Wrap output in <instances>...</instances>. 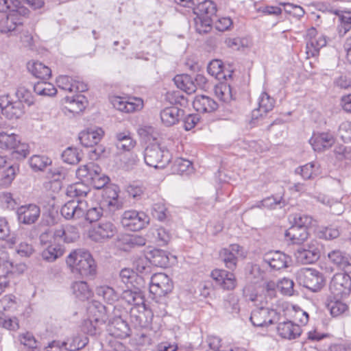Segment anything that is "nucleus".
<instances>
[{
  "instance_id": "0eeeda50",
  "label": "nucleus",
  "mask_w": 351,
  "mask_h": 351,
  "mask_svg": "<svg viewBox=\"0 0 351 351\" xmlns=\"http://www.w3.org/2000/svg\"><path fill=\"white\" fill-rule=\"evenodd\" d=\"M250 319L254 326L265 327L278 322L280 314L269 308H256L252 311Z\"/></svg>"
},
{
  "instance_id": "052dcab7",
  "label": "nucleus",
  "mask_w": 351,
  "mask_h": 351,
  "mask_svg": "<svg viewBox=\"0 0 351 351\" xmlns=\"http://www.w3.org/2000/svg\"><path fill=\"white\" fill-rule=\"evenodd\" d=\"M102 213L103 210L100 206L88 208L87 205V208L85 210V214L83 217L87 221L93 223L99 220Z\"/></svg>"
},
{
  "instance_id": "cd10ccee",
  "label": "nucleus",
  "mask_w": 351,
  "mask_h": 351,
  "mask_svg": "<svg viewBox=\"0 0 351 351\" xmlns=\"http://www.w3.org/2000/svg\"><path fill=\"white\" fill-rule=\"evenodd\" d=\"M115 145L122 151H130L136 145V141L132 137L129 130L119 132L115 134Z\"/></svg>"
},
{
  "instance_id": "4c0bfd02",
  "label": "nucleus",
  "mask_w": 351,
  "mask_h": 351,
  "mask_svg": "<svg viewBox=\"0 0 351 351\" xmlns=\"http://www.w3.org/2000/svg\"><path fill=\"white\" fill-rule=\"evenodd\" d=\"M96 293L101 297L106 302L112 304L119 300V295L114 289L107 285H101L96 288Z\"/></svg>"
},
{
  "instance_id": "a878e982",
  "label": "nucleus",
  "mask_w": 351,
  "mask_h": 351,
  "mask_svg": "<svg viewBox=\"0 0 351 351\" xmlns=\"http://www.w3.org/2000/svg\"><path fill=\"white\" fill-rule=\"evenodd\" d=\"M103 134L101 128L88 129L80 133L79 140L83 146L92 147L100 141Z\"/></svg>"
},
{
  "instance_id": "a19ab883",
  "label": "nucleus",
  "mask_w": 351,
  "mask_h": 351,
  "mask_svg": "<svg viewBox=\"0 0 351 351\" xmlns=\"http://www.w3.org/2000/svg\"><path fill=\"white\" fill-rule=\"evenodd\" d=\"M43 80L42 81L38 82L34 85V91L38 95L41 96H53L56 94L57 90L55 86L49 82Z\"/></svg>"
},
{
  "instance_id": "c9c22d12",
  "label": "nucleus",
  "mask_w": 351,
  "mask_h": 351,
  "mask_svg": "<svg viewBox=\"0 0 351 351\" xmlns=\"http://www.w3.org/2000/svg\"><path fill=\"white\" fill-rule=\"evenodd\" d=\"M104 193V196L106 198L105 202L109 207L113 209H118L121 206L120 202L118 200L119 191L117 186L106 187Z\"/></svg>"
},
{
  "instance_id": "8fccbe9b",
  "label": "nucleus",
  "mask_w": 351,
  "mask_h": 351,
  "mask_svg": "<svg viewBox=\"0 0 351 351\" xmlns=\"http://www.w3.org/2000/svg\"><path fill=\"white\" fill-rule=\"evenodd\" d=\"M223 69V62L219 60H212L207 66L208 73L218 79L226 78Z\"/></svg>"
},
{
  "instance_id": "338daca9",
  "label": "nucleus",
  "mask_w": 351,
  "mask_h": 351,
  "mask_svg": "<svg viewBox=\"0 0 351 351\" xmlns=\"http://www.w3.org/2000/svg\"><path fill=\"white\" fill-rule=\"evenodd\" d=\"M198 19L196 21L197 31L199 33H206L210 29V25L212 23L211 16H197Z\"/></svg>"
},
{
  "instance_id": "58836bf2",
  "label": "nucleus",
  "mask_w": 351,
  "mask_h": 351,
  "mask_svg": "<svg viewBox=\"0 0 351 351\" xmlns=\"http://www.w3.org/2000/svg\"><path fill=\"white\" fill-rule=\"evenodd\" d=\"M193 10L197 16L211 17L215 14L217 11L215 4L210 0H205L199 3Z\"/></svg>"
},
{
  "instance_id": "f704fd0d",
  "label": "nucleus",
  "mask_w": 351,
  "mask_h": 351,
  "mask_svg": "<svg viewBox=\"0 0 351 351\" xmlns=\"http://www.w3.org/2000/svg\"><path fill=\"white\" fill-rule=\"evenodd\" d=\"M90 189L87 185L82 182H77L67 187L66 194L68 197L81 200L80 198L86 197Z\"/></svg>"
},
{
  "instance_id": "bf43d9fd",
  "label": "nucleus",
  "mask_w": 351,
  "mask_h": 351,
  "mask_svg": "<svg viewBox=\"0 0 351 351\" xmlns=\"http://www.w3.org/2000/svg\"><path fill=\"white\" fill-rule=\"evenodd\" d=\"M173 168L174 171L179 174L190 172L192 169V162L189 160L179 158L174 161Z\"/></svg>"
},
{
  "instance_id": "5fc2aeb1",
  "label": "nucleus",
  "mask_w": 351,
  "mask_h": 351,
  "mask_svg": "<svg viewBox=\"0 0 351 351\" xmlns=\"http://www.w3.org/2000/svg\"><path fill=\"white\" fill-rule=\"evenodd\" d=\"M62 158L64 162L75 165L80 160L78 150L76 148L68 147L62 154Z\"/></svg>"
},
{
  "instance_id": "f257e3e1",
  "label": "nucleus",
  "mask_w": 351,
  "mask_h": 351,
  "mask_svg": "<svg viewBox=\"0 0 351 351\" xmlns=\"http://www.w3.org/2000/svg\"><path fill=\"white\" fill-rule=\"evenodd\" d=\"M66 262L73 273L82 277H93L96 274L95 261L87 250H74L67 256Z\"/></svg>"
},
{
  "instance_id": "1a4fd4ad",
  "label": "nucleus",
  "mask_w": 351,
  "mask_h": 351,
  "mask_svg": "<svg viewBox=\"0 0 351 351\" xmlns=\"http://www.w3.org/2000/svg\"><path fill=\"white\" fill-rule=\"evenodd\" d=\"M219 256L228 269L234 270L237 267L239 257L244 256L243 249L238 244H231L220 250Z\"/></svg>"
},
{
  "instance_id": "c756f323",
  "label": "nucleus",
  "mask_w": 351,
  "mask_h": 351,
  "mask_svg": "<svg viewBox=\"0 0 351 351\" xmlns=\"http://www.w3.org/2000/svg\"><path fill=\"white\" fill-rule=\"evenodd\" d=\"M308 232L306 228H298V226H291L285 231V236L292 244L300 245L308 237Z\"/></svg>"
},
{
  "instance_id": "ea45409f",
  "label": "nucleus",
  "mask_w": 351,
  "mask_h": 351,
  "mask_svg": "<svg viewBox=\"0 0 351 351\" xmlns=\"http://www.w3.org/2000/svg\"><path fill=\"white\" fill-rule=\"evenodd\" d=\"M72 290L75 297L81 300L88 299L92 295L91 290L84 281H77L73 283Z\"/></svg>"
},
{
  "instance_id": "aec40b11",
  "label": "nucleus",
  "mask_w": 351,
  "mask_h": 351,
  "mask_svg": "<svg viewBox=\"0 0 351 351\" xmlns=\"http://www.w3.org/2000/svg\"><path fill=\"white\" fill-rule=\"evenodd\" d=\"M277 332L282 338L291 340L300 337L302 330L298 324L291 321H286L278 324Z\"/></svg>"
},
{
  "instance_id": "72a5a7b5",
  "label": "nucleus",
  "mask_w": 351,
  "mask_h": 351,
  "mask_svg": "<svg viewBox=\"0 0 351 351\" xmlns=\"http://www.w3.org/2000/svg\"><path fill=\"white\" fill-rule=\"evenodd\" d=\"M66 175V169L62 167H54L49 169L47 173V177L51 179V181L46 184V187H47L49 184H55L56 189H60L61 188L60 182L64 180Z\"/></svg>"
},
{
  "instance_id": "69168bd1",
  "label": "nucleus",
  "mask_w": 351,
  "mask_h": 351,
  "mask_svg": "<svg viewBox=\"0 0 351 351\" xmlns=\"http://www.w3.org/2000/svg\"><path fill=\"white\" fill-rule=\"evenodd\" d=\"M294 282L292 280L284 278L277 284V287L285 295H291L293 293Z\"/></svg>"
},
{
  "instance_id": "c03bdc74",
  "label": "nucleus",
  "mask_w": 351,
  "mask_h": 351,
  "mask_svg": "<svg viewBox=\"0 0 351 351\" xmlns=\"http://www.w3.org/2000/svg\"><path fill=\"white\" fill-rule=\"evenodd\" d=\"M51 164V160L46 156L34 155L29 159V165L35 171H43Z\"/></svg>"
},
{
  "instance_id": "2f4dec72",
  "label": "nucleus",
  "mask_w": 351,
  "mask_h": 351,
  "mask_svg": "<svg viewBox=\"0 0 351 351\" xmlns=\"http://www.w3.org/2000/svg\"><path fill=\"white\" fill-rule=\"evenodd\" d=\"M173 81L178 88L188 94L195 93L197 89L193 78L189 75H177Z\"/></svg>"
},
{
  "instance_id": "f3484780",
  "label": "nucleus",
  "mask_w": 351,
  "mask_h": 351,
  "mask_svg": "<svg viewBox=\"0 0 351 351\" xmlns=\"http://www.w3.org/2000/svg\"><path fill=\"white\" fill-rule=\"evenodd\" d=\"M112 103L116 109L126 113L139 111L143 107V101L139 97H132L128 99L121 97H116L112 100Z\"/></svg>"
},
{
  "instance_id": "2eb2a0df",
  "label": "nucleus",
  "mask_w": 351,
  "mask_h": 351,
  "mask_svg": "<svg viewBox=\"0 0 351 351\" xmlns=\"http://www.w3.org/2000/svg\"><path fill=\"white\" fill-rule=\"evenodd\" d=\"M291 262V258L280 251H271L263 256V263L275 270L288 267Z\"/></svg>"
},
{
  "instance_id": "13d9d810",
  "label": "nucleus",
  "mask_w": 351,
  "mask_h": 351,
  "mask_svg": "<svg viewBox=\"0 0 351 351\" xmlns=\"http://www.w3.org/2000/svg\"><path fill=\"white\" fill-rule=\"evenodd\" d=\"M167 208L162 202L154 203L152 207V215L158 220L162 221L167 218Z\"/></svg>"
},
{
  "instance_id": "49530a36",
  "label": "nucleus",
  "mask_w": 351,
  "mask_h": 351,
  "mask_svg": "<svg viewBox=\"0 0 351 351\" xmlns=\"http://www.w3.org/2000/svg\"><path fill=\"white\" fill-rule=\"evenodd\" d=\"M326 40L324 36H319L317 39L308 40L306 43V53L312 56L318 54L319 49L326 46Z\"/></svg>"
},
{
  "instance_id": "7ed1b4c3",
  "label": "nucleus",
  "mask_w": 351,
  "mask_h": 351,
  "mask_svg": "<svg viewBox=\"0 0 351 351\" xmlns=\"http://www.w3.org/2000/svg\"><path fill=\"white\" fill-rule=\"evenodd\" d=\"M296 278L301 285L313 292L321 290L324 285L322 274L313 268L304 267L299 269L296 273Z\"/></svg>"
},
{
  "instance_id": "864d4df0",
  "label": "nucleus",
  "mask_w": 351,
  "mask_h": 351,
  "mask_svg": "<svg viewBox=\"0 0 351 351\" xmlns=\"http://www.w3.org/2000/svg\"><path fill=\"white\" fill-rule=\"evenodd\" d=\"M340 25L338 31L340 36H343L351 29V11L344 12L339 15Z\"/></svg>"
},
{
  "instance_id": "603ef678",
  "label": "nucleus",
  "mask_w": 351,
  "mask_h": 351,
  "mask_svg": "<svg viewBox=\"0 0 351 351\" xmlns=\"http://www.w3.org/2000/svg\"><path fill=\"white\" fill-rule=\"evenodd\" d=\"M21 25V23L15 21V18L13 15L8 16L5 19L0 22V30L3 33H8L14 32L17 27Z\"/></svg>"
},
{
  "instance_id": "e2e57ef3",
  "label": "nucleus",
  "mask_w": 351,
  "mask_h": 351,
  "mask_svg": "<svg viewBox=\"0 0 351 351\" xmlns=\"http://www.w3.org/2000/svg\"><path fill=\"white\" fill-rule=\"evenodd\" d=\"M16 95L18 98L17 101H21V104L24 102L28 106L34 104V98L31 92L25 87H19L16 92Z\"/></svg>"
},
{
  "instance_id": "f03ea898",
  "label": "nucleus",
  "mask_w": 351,
  "mask_h": 351,
  "mask_svg": "<svg viewBox=\"0 0 351 351\" xmlns=\"http://www.w3.org/2000/svg\"><path fill=\"white\" fill-rule=\"evenodd\" d=\"M169 150L158 143L149 144L144 152V160L147 165L158 169L165 167L171 161Z\"/></svg>"
},
{
  "instance_id": "680f3d73",
  "label": "nucleus",
  "mask_w": 351,
  "mask_h": 351,
  "mask_svg": "<svg viewBox=\"0 0 351 351\" xmlns=\"http://www.w3.org/2000/svg\"><path fill=\"white\" fill-rule=\"evenodd\" d=\"M74 80L67 75H60L56 80V83L58 86L66 91L69 93L74 92V85H73Z\"/></svg>"
},
{
  "instance_id": "c85d7f7f",
  "label": "nucleus",
  "mask_w": 351,
  "mask_h": 351,
  "mask_svg": "<svg viewBox=\"0 0 351 351\" xmlns=\"http://www.w3.org/2000/svg\"><path fill=\"white\" fill-rule=\"evenodd\" d=\"M182 115L183 110L176 106L166 108L160 112L161 121L168 127L178 123Z\"/></svg>"
},
{
  "instance_id": "79ce46f5",
  "label": "nucleus",
  "mask_w": 351,
  "mask_h": 351,
  "mask_svg": "<svg viewBox=\"0 0 351 351\" xmlns=\"http://www.w3.org/2000/svg\"><path fill=\"white\" fill-rule=\"evenodd\" d=\"M215 93L219 99L225 102H229L234 99L231 86L226 83L216 85Z\"/></svg>"
},
{
  "instance_id": "774afa93",
  "label": "nucleus",
  "mask_w": 351,
  "mask_h": 351,
  "mask_svg": "<svg viewBox=\"0 0 351 351\" xmlns=\"http://www.w3.org/2000/svg\"><path fill=\"white\" fill-rule=\"evenodd\" d=\"M311 222L312 218L311 217L306 215L295 214L293 217V224L292 226H298V228L308 229Z\"/></svg>"
},
{
  "instance_id": "b1692460",
  "label": "nucleus",
  "mask_w": 351,
  "mask_h": 351,
  "mask_svg": "<svg viewBox=\"0 0 351 351\" xmlns=\"http://www.w3.org/2000/svg\"><path fill=\"white\" fill-rule=\"evenodd\" d=\"M193 106L199 112H213L218 108V104L211 97L206 95H197L195 97Z\"/></svg>"
},
{
  "instance_id": "a18cd8bd",
  "label": "nucleus",
  "mask_w": 351,
  "mask_h": 351,
  "mask_svg": "<svg viewBox=\"0 0 351 351\" xmlns=\"http://www.w3.org/2000/svg\"><path fill=\"white\" fill-rule=\"evenodd\" d=\"M19 138V136L13 133L0 132V147L5 149H13Z\"/></svg>"
},
{
  "instance_id": "412c9836",
  "label": "nucleus",
  "mask_w": 351,
  "mask_h": 351,
  "mask_svg": "<svg viewBox=\"0 0 351 351\" xmlns=\"http://www.w3.org/2000/svg\"><path fill=\"white\" fill-rule=\"evenodd\" d=\"M88 312L93 315V319L97 324H104L111 318L108 315L110 308L97 302H93L88 306Z\"/></svg>"
},
{
  "instance_id": "7c9ffc66",
  "label": "nucleus",
  "mask_w": 351,
  "mask_h": 351,
  "mask_svg": "<svg viewBox=\"0 0 351 351\" xmlns=\"http://www.w3.org/2000/svg\"><path fill=\"white\" fill-rule=\"evenodd\" d=\"M64 253V249L60 245L49 244L43 247L40 256L45 261L52 263L63 256Z\"/></svg>"
},
{
  "instance_id": "4d7b16f0",
  "label": "nucleus",
  "mask_w": 351,
  "mask_h": 351,
  "mask_svg": "<svg viewBox=\"0 0 351 351\" xmlns=\"http://www.w3.org/2000/svg\"><path fill=\"white\" fill-rule=\"evenodd\" d=\"M19 338L21 343L32 351H38V342L36 340L32 334L26 332L19 335Z\"/></svg>"
},
{
  "instance_id": "e433bc0d",
  "label": "nucleus",
  "mask_w": 351,
  "mask_h": 351,
  "mask_svg": "<svg viewBox=\"0 0 351 351\" xmlns=\"http://www.w3.org/2000/svg\"><path fill=\"white\" fill-rule=\"evenodd\" d=\"M151 263L160 267H166L169 263V255L167 252L160 250L154 249L149 252Z\"/></svg>"
},
{
  "instance_id": "37998d69",
  "label": "nucleus",
  "mask_w": 351,
  "mask_h": 351,
  "mask_svg": "<svg viewBox=\"0 0 351 351\" xmlns=\"http://www.w3.org/2000/svg\"><path fill=\"white\" fill-rule=\"evenodd\" d=\"M341 298H336L334 301H330L328 304L330 314L333 317L340 316L346 314L348 312V306L341 300Z\"/></svg>"
},
{
  "instance_id": "473e14b6",
  "label": "nucleus",
  "mask_w": 351,
  "mask_h": 351,
  "mask_svg": "<svg viewBox=\"0 0 351 351\" xmlns=\"http://www.w3.org/2000/svg\"><path fill=\"white\" fill-rule=\"evenodd\" d=\"M27 69L34 76L41 80H47L51 75V69L40 62H29Z\"/></svg>"
},
{
  "instance_id": "6ab92c4d",
  "label": "nucleus",
  "mask_w": 351,
  "mask_h": 351,
  "mask_svg": "<svg viewBox=\"0 0 351 351\" xmlns=\"http://www.w3.org/2000/svg\"><path fill=\"white\" fill-rule=\"evenodd\" d=\"M315 152H322L330 147L335 143L333 136L328 132L314 134L309 140Z\"/></svg>"
},
{
  "instance_id": "dca6fc26",
  "label": "nucleus",
  "mask_w": 351,
  "mask_h": 351,
  "mask_svg": "<svg viewBox=\"0 0 351 351\" xmlns=\"http://www.w3.org/2000/svg\"><path fill=\"white\" fill-rule=\"evenodd\" d=\"M116 228L110 221H102L93 228L88 233L89 237L96 242H101L112 238L116 233Z\"/></svg>"
},
{
  "instance_id": "4be33fe9",
  "label": "nucleus",
  "mask_w": 351,
  "mask_h": 351,
  "mask_svg": "<svg viewBox=\"0 0 351 351\" xmlns=\"http://www.w3.org/2000/svg\"><path fill=\"white\" fill-rule=\"evenodd\" d=\"M80 237L77 228L68 225L56 228L53 232L54 239L61 240L65 243H73Z\"/></svg>"
},
{
  "instance_id": "0e129e2a",
  "label": "nucleus",
  "mask_w": 351,
  "mask_h": 351,
  "mask_svg": "<svg viewBox=\"0 0 351 351\" xmlns=\"http://www.w3.org/2000/svg\"><path fill=\"white\" fill-rule=\"evenodd\" d=\"M338 135L345 143L351 142V121H344L340 124Z\"/></svg>"
},
{
  "instance_id": "4468645a",
  "label": "nucleus",
  "mask_w": 351,
  "mask_h": 351,
  "mask_svg": "<svg viewBox=\"0 0 351 351\" xmlns=\"http://www.w3.org/2000/svg\"><path fill=\"white\" fill-rule=\"evenodd\" d=\"M16 215L20 223L31 225L36 223L40 217V209L34 204H25L17 208Z\"/></svg>"
},
{
  "instance_id": "f8f14e48",
  "label": "nucleus",
  "mask_w": 351,
  "mask_h": 351,
  "mask_svg": "<svg viewBox=\"0 0 351 351\" xmlns=\"http://www.w3.org/2000/svg\"><path fill=\"white\" fill-rule=\"evenodd\" d=\"M1 114L5 115L9 119L20 118L24 113V106L21 101H11L8 95L0 97Z\"/></svg>"
},
{
  "instance_id": "ddd939ff",
  "label": "nucleus",
  "mask_w": 351,
  "mask_h": 351,
  "mask_svg": "<svg viewBox=\"0 0 351 351\" xmlns=\"http://www.w3.org/2000/svg\"><path fill=\"white\" fill-rule=\"evenodd\" d=\"M88 343V339L86 336L82 334H75L62 342L53 341L49 343V347L51 348L65 347V349L69 351H78L84 348Z\"/></svg>"
},
{
  "instance_id": "39448f33",
  "label": "nucleus",
  "mask_w": 351,
  "mask_h": 351,
  "mask_svg": "<svg viewBox=\"0 0 351 351\" xmlns=\"http://www.w3.org/2000/svg\"><path fill=\"white\" fill-rule=\"evenodd\" d=\"M348 273H337L332 278L329 289L335 298H343L351 293V277Z\"/></svg>"
},
{
  "instance_id": "de8ad7c7",
  "label": "nucleus",
  "mask_w": 351,
  "mask_h": 351,
  "mask_svg": "<svg viewBox=\"0 0 351 351\" xmlns=\"http://www.w3.org/2000/svg\"><path fill=\"white\" fill-rule=\"evenodd\" d=\"M277 206L282 208L285 206V202L282 201V197H276L274 195L267 197L257 203L256 207L265 208L267 209H275Z\"/></svg>"
},
{
  "instance_id": "5701e85b",
  "label": "nucleus",
  "mask_w": 351,
  "mask_h": 351,
  "mask_svg": "<svg viewBox=\"0 0 351 351\" xmlns=\"http://www.w3.org/2000/svg\"><path fill=\"white\" fill-rule=\"evenodd\" d=\"M275 101L267 93L263 92L258 98V108L252 112V120H257L260 117L266 114L274 107Z\"/></svg>"
},
{
  "instance_id": "9d476101",
  "label": "nucleus",
  "mask_w": 351,
  "mask_h": 351,
  "mask_svg": "<svg viewBox=\"0 0 351 351\" xmlns=\"http://www.w3.org/2000/svg\"><path fill=\"white\" fill-rule=\"evenodd\" d=\"M320 245L316 241H311L306 247H300L295 254L298 262L302 264H312L320 257Z\"/></svg>"
},
{
  "instance_id": "bb28decb",
  "label": "nucleus",
  "mask_w": 351,
  "mask_h": 351,
  "mask_svg": "<svg viewBox=\"0 0 351 351\" xmlns=\"http://www.w3.org/2000/svg\"><path fill=\"white\" fill-rule=\"evenodd\" d=\"M121 299L125 301L128 305L140 306L144 304V295L142 291L136 287L130 289L128 287L127 289L123 291L121 295Z\"/></svg>"
},
{
  "instance_id": "3c124183",
  "label": "nucleus",
  "mask_w": 351,
  "mask_h": 351,
  "mask_svg": "<svg viewBox=\"0 0 351 351\" xmlns=\"http://www.w3.org/2000/svg\"><path fill=\"white\" fill-rule=\"evenodd\" d=\"M295 173L302 176L304 180L313 179L317 175L313 162L307 163L295 169Z\"/></svg>"
},
{
  "instance_id": "393cba45",
  "label": "nucleus",
  "mask_w": 351,
  "mask_h": 351,
  "mask_svg": "<svg viewBox=\"0 0 351 351\" xmlns=\"http://www.w3.org/2000/svg\"><path fill=\"white\" fill-rule=\"evenodd\" d=\"M328 257L340 269L351 272V259L346 253L338 250H332L328 254Z\"/></svg>"
},
{
  "instance_id": "9b49d317",
  "label": "nucleus",
  "mask_w": 351,
  "mask_h": 351,
  "mask_svg": "<svg viewBox=\"0 0 351 351\" xmlns=\"http://www.w3.org/2000/svg\"><path fill=\"white\" fill-rule=\"evenodd\" d=\"M87 208V202L84 200H70L60 210L62 216L66 219H77L82 217Z\"/></svg>"
},
{
  "instance_id": "6e6d98bb",
  "label": "nucleus",
  "mask_w": 351,
  "mask_h": 351,
  "mask_svg": "<svg viewBox=\"0 0 351 351\" xmlns=\"http://www.w3.org/2000/svg\"><path fill=\"white\" fill-rule=\"evenodd\" d=\"M153 235L155 237L158 245L160 246L167 245L171 238V233L162 227L154 230Z\"/></svg>"
},
{
  "instance_id": "a211bd4d",
  "label": "nucleus",
  "mask_w": 351,
  "mask_h": 351,
  "mask_svg": "<svg viewBox=\"0 0 351 351\" xmlns=\"http://www.w3.org/2000/svg\"><path fill=\"white\" fill-rule=\"evenodd\" d=\"M210 276L216 283L223 289L232 290L236 287L237 280L232 272L216 269L211 272Z\"/></svg>"
},
{
  "instance_id": "20e7f679",
  "label": "nucleus",
  "mask_w": 351,
  "mask_h": 351,
  "mask_svg": "<svg viewBox=\"0 0 351 351\" xmlns=\"http://www.w3.org/2000/svg\"><path fill=\"white\" fill-rule=\"evenodd\" d=\"M173 289L171 279L164 273L154 274L151 278L149 292L156 302L165 299Z\"/></svg>"
},
{
  "instance_id": "09e8293b",
  "label": "nucleus",
  "mask_w": 351,
  "mask_h": 351,
  "mask_svg": "<svg viewBox=\"0 0 351 351\" xmlns=\"http://www.w3.org/2000/svg\"><path fill=\"white\" fill-rule=\"evenodd\" d=\"M18 169L16 165H8L1 171L3 174L0 180V185L4 187L8 186L15 178L16 171Z\"/></svg>"
},
{
  "instance_id": "423d86ee",
  "label": "nucleus",
  "mask_w": 351,
  "mask_h": 351,
  "mask_svg": "<svg viewBox=\"0 0 351 351\" xmlns=\"http://www.w3.org/2000/svg\"><path fill=\"white\" fill-rule=\"evenodd\" d=\"M121 223L129 230L138 231L149 224V217L143 212L129 210L123 213Z\"/></svg>"
},
{
  "instance_id": "6e6552de",
  "label": "nucleus",
  "mask_w": 351,
  "mask_h": 351,
  "mask_svg": "<svg viewBox=\"0 0 351 351\" xmlns=\"http://www.w3.org/2000/svg\"><path fill=\"white\" fill-rule=\"evenodd\" d=\"M119 308H113V317L108 321V330L110 335L121 339H124L130 335V328L128 322L121 317V313H117Z\"/></svg>"
}]
</instances>
